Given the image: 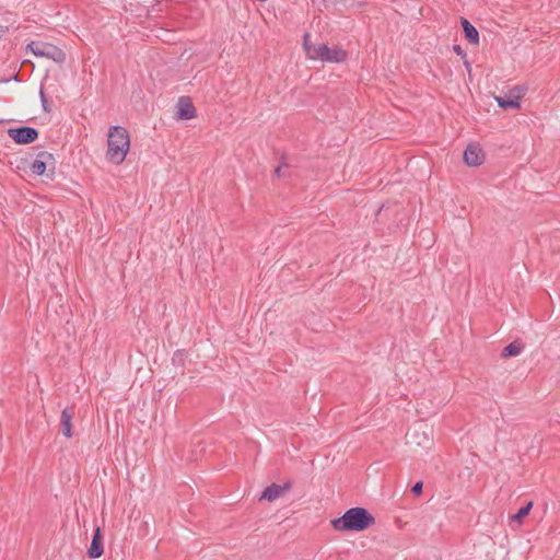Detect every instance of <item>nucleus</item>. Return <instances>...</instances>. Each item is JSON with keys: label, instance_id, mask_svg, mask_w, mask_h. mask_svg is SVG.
Returning a JSON list of instances; mask_svg holds the SVG:
<instances>
[{"label": "nucleus", "instance_id": "nucleus-1", "mask_svg": "<svg viewBox=\"0 0 560 560\" xmlns=\"http://www.w3.org/2000/svg\"><path fill=\"white\" fill-rule=\"evenodd\" d=\"M375 524V517L365 508H351L342 516L331 520L338 532H363Z\"/></svg>", "mask_w": 560, "mask_h": 560}, {"label": "nucleus", "instance_id": "nucleus-2", "mask_svg": "<svg viewBox=\"0 0 560 560\" xmlns=\"http://www.w3.org/2000/svg\"><path fill=\"white\" fill-rule=\"evenodd\" d=\"M130 149V136L121 126H112L107 135L106 158L109 162L121 164Z\"/></svg>", "mask_w": 560, "mask_h": 560}, {"label": "nucleus", "instance_id": "nucleus-3", "mask_svg": "<svg viewBox=\"0 0 560 560\" xmlns=\"http://www.w3.org/2000/svg\"><path fill=\"white\" fill-rule=\"evenodd\" d=\"M308 34L304 36V49L312 59H319L327 62H343L347 59V51L339 48H330L326 44L311 46L307 42Z\"/></svg>", "mask_w": 560, "mask_h": 560}, {"label": "nucleus", "instance_id": "nucleus-4", "mask_svg": "<svg viewBox=\"0 0 560 560\" xmlns=\"http://www.w3.org/2000/svg\"><path fill=\"white\" fill-rule=\"evenodd\" d=\"M26 49L35 56L45 57L58 63H62L66 60L65 51L50 43L34 40L27 44Z\"/></svg>", "mask_w": 560, "mask_h": 560}, {"label": "nucleus", "instance_id": "nucleus-5", "mask_svg": "<svg viewBox=\"0 0 560 560\" xmlns=\"http://www.w3.org/2000/svg\"><path fill=\"white\" fill-rule=\"evenodd\" d=\"M30 168L35 175H46L47 177L52 178L56 170V159L52 153L39 151L36 160L31 164Z\"/></svg>", "mask_w": 560, "mask_h": 560}, {"label": "nucleus", "instance_id": "nucleus-6", "mask_svg": "<svg viewBox=\"0 0 560 560\" xmlns=\"http://www.w3.org/2000/svg\"><path fill=\"white\" fill-rule=\"evenodd\" d=\"M8 136L16 144H30L38 139L39 132L36 128L22 126L8 129Z\"/></svg>", "mask_w": 560, "mask_h": 560}, {"label": "nucleus", "instance_id": "nucleus-7", "mask_svg": "<svg viewBox=\"0 0 560 560\" xmlns=\"http://www.w3.org/2000/svg\"><path fill=\"white\" fill-rule=\"evenodd\" d=\"M406 441L407 444L428 448L430 447L432 440L430 436L425 433L424 430H422V427L420 428H413L409 429L406 433Z\"/></svg>", "mask_w": 560, "mask_h": 560}, {"label": "nucleus", "instance_id": "nucleus-8", "mask_svg": "<svg viewBox=\"0 0 560 560\" xmlns=\"http://www.w3.org/2000/svg\"><path fill=\"white\" fill-rule=\"evenodd\" d=\"M177 119L188 120L196 117V107L189 96H180L177 102Z\"/></svg>", "mask_w": 560, "mask_h": 560}, {"label": "nucleus", "instance_id": "nucleus-9", "mask_svg": "<svg viewBox=\"0 0 560 560\" xmlns=\"http://www.w3.org/2000/svg\"><path fill=\"white\" fill-rule=\"evenodd\" d=\"M291 487V481H285L282 486L271 483L270 486L265 488L259 500H267L268 502H272L280 498L285 491L290 490Z\"/></svg>", "mask_w": 560, "mask_h": 560}, {"label": "nucleus", "instance_id": "nucleus-10", "mask_svg": "<svg viewBox=\"0 0 560 560\" xmlns=\"http://www.w3.org/2000/svg\"><path fill=\"white\" fill-rule=\"evenodd\" d=\"M104 553L103 535L101 527H96L93 532L92 541L88 549V557L91 559L100 558Z\"/></svg>", "mask_w": 560, "mask_h": 560}, {"label": "nucleus", "instance_id": "nucleus-11", "mask_svg": "<svg viewBox=\"0 0 560 560\" xmlns=\"http://www.w3.org/2000/svg\"><path fill=\"white\" fill-rule=\"evenodd\" d=\"M463 158L468 166H479L482 164L485 155L478 145L469 144L465 149Z\"/></svg>", "mask_w": 560, "mask_h": 560}, {"label": "nucleus", "instance_id": "nucleus-12", "mask_svg": "<svg viewBox=\"0 0 560 560\" xmlns=\"http://www.w3.org/2000/svg\"><path fill=\"white\" fill-rule=\"evenodd\" d=\"M73 415H74L73 408H65L61 411V416H60L61 433L68 439H70L72 436Z\"/></svg>", "mask_w": 560, "mask_h": 560}, {"label": "nucleus", "instance_id": "nucleus-13", "mask_svg": "<svg viewBox=\"0 0 560 560\" xmlns=\"http://www.w3.org/2000/svg\"><path fill=\"white\" fill-rule=\"evenodd\" d=\"M460 24L464 31L465 38L474 45L479 44V32L477 28L465 18H460Z\"/></svg>", "mask_w": 560, "mask_h": 560}, {"label": "nucleus", "instance_id": "nucleus-14", "mask_svg": "<svg viewBox=\"0 0 560 560\" xmlns=\"http://www.w3.org/2000/svg\"><path fill=\"white\" fill-rule=\"evenodd\" d=\"M523 348H524V346L520 341H517V340L512 341L503 348V350L501 352V357L502 358L516 357L522 352Z\"/></svg>", "mask_w": 560, "mask_h": 560}, {"label": "nucleus", "instance_id": "nucleus-15", "mask_svg": "<svg viewBox=\"0 0 560 560\" xmlns=\"http://www.w3.org/2000/svg\"><path fill=\"white\" fill-rule=\"evenodd\" d=\"M498 105L503 109H518L521 107L520 97L515 96L513 98L510 97H495Z\"/></svg>", "mask_w": 560, "mask_h": 560}, {"label": "nucleus", "instance_id": "nucleus-16", "mask_svg": "<svg viewBox=\"0 0 560 560\" xmlns=\"http://www.w3.org/2000/svg\"><path fill=\"white\" fill-rule=\"evenodd\" d=\"M533 508V502L529 501L526 505L522 506L514 515L511 516V520L517 523H522L523 520L529 514Z\"/></svg>", "mask_w": 560, "mask_h": 560}, {"label": "nucleus", "instance_id": "nucleus-17", "mask_svg": "<svg viewBox=\"0 0 560 560\" xmlns=\"http://www.w3.org/2000/svg\"><path fill=\"white\" fill-rule=\"evenodd\" d=\"M39 96H40V101H42L43 110L45 113H50L51 108H50V106L48 104V98H47V96H46V94H45L43 89H40Z\"/></svg>", "mask_w": 560, "mask_h": 560}, {"label": "nucleus", "instance_id": "nucleus-18", "mask_svg": "<svg viewBox=\"0 0 560 560\" xmlns=\"http://www.w3.org/2000/svg\"><path fill=\"white\" fill-rule=\"evenodd\" d=\"M422 489H423V482L422 481H418L416 482L412 488H411V492L415 494V495H420L422 493Z\"/></svg>", "mask_w": 560, "mask_h": 560}, {"label": "nucleus", "instance_id": "nucleus-19", "mask_svg": "<svg viewBox=\"0 0 560 560\" xmlns=\"http://www.w3.org/2000/svg\"><path fill=\"white\" fill-rule=\"evenodd\" d=\"M453 50L456 55H458L463 59H465L467 57L466 51L459 45H454Z\"/></svg>", "mask_w": 560, "mask_h": 560}, {"label": "nucleus", "instance_id": "nucleus-20", "mask_svg": "<svg viewBox=\"0 0 560 560\" xmlns=\"http://www.w3.org/2000/svg\"><path fill=\"white\" fill-rule=\"evenodd\" d=\"M284 166H285V167H288V165H287V164H283V163H282V164L278 165V166L276 167V170H275V175H276L278 178H280V177H284V176H285V174L282 172V168H283Z\"/></svg>", "mask_w": 560, "mask_h": 560}, {"label": "nucleus", "instance_id": "nucleus-21", "mask_svg": "<svg viewBox=\"0 0 560 560\" xmlns=\"http://www.w3.org/2000/svg\"><path fill=\"white\" fill-rule=\"evenodd\" d=\"M10 79L11 81L20 82V70H18Z\"/></svg>", "mask_w": 560, "mask_h": 560}, {"label": "nucleus", "instance_id": "nucleus-22", "mask_svg": "<svg viewBox=\"0 0 560 560\" xmlns=\"http://www.w3.org/2000/svg\"><path fill=\"white\" fill-rule=\"evenodd\" d=\"M464 65H465V68L470 71L471 70V66H470V62L467 60V57L464 59Z\"/></svg>", "mask_w": 560, "mask_h": 560}, {"label": "nucleus", "instance_id": "nucleus-23", "mask_svg": "<svg viewBox=\"0 0 560 560\" xmlns=\"http://www.w3.org/2000/svg\"><path fill=\"white\" fill-rule=\"evenodd\" d=\"M11 81V79L7 78V79H0V83H9Z\"/></svg>", "mask_w": 560, "mask_h": 560}]
</instances>
